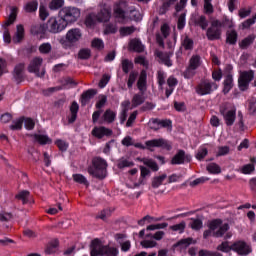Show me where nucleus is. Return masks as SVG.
<instances>
[{
    "mask_svg": "<svg viewBox=\"0 0 256 256\" xmlns=\"http://www.w3.org/2000/svg\"><path fill=\"white\" fill-rule=\"evenodd\" d=\"M227 231H229V224L216 219L209 223V229L204 231L203 237L204 239H207V237H223Z\"/></svg>",
    "mask_w": 256,
    "mask_h": 256,
    "instance_id": "nucleus-1",
    "label": "nucleus"
},
{
    "mask_svg": "<svg viewBox=\"0 0 256 256\" xmlns=\"http://www.w3.org/2000/svg\"><path fill=\"white\" fill-rule=\"evenodd\" d=\"M111 19V9L107 6H103L98 14L91 13L85 19L86 27H95L97 23H106Z\"/></svg>",
    "mask_w": 256,
    "mask_h": 256,
    "instance_id": "nucleus-2",
    "label": "nucleus"
},
{
    "mask_svg": "<svg viewBox=\"0 0 256 256\" xmlns=\"http://www.w3.org/2000/svg\"><path fill=\"white\" fill-rule=\"evenodd\" d=\"M88 173L96 179H105L107 177V162L103 158H94L92 166L88 168Z\"/></svg>",
    "mask_w": 256,
    "mask_h": 256,
    "instance_id": "nucleus-3",
    "label": "nucleus"
},
{
    "mask_svg": "<svg viewBox=\"0 0 256 256\" xmlns=\"http://www.w3.org/2000/svg\"><path fill=\"white\" fill-rule=\"evenodd\" d=\"M133 145L136 147V149H148V151H153L154 147L166 149V151H171V143L163 138L148 140L145 142V145L142 143H135Z\"/></svg>",
    "mask_w": 256,
    "mask_h": 256,
    "instance_id": "nucleus-4",
    "label": "nucleus"
},
{
    "mask_svg": "<svg viewBox=\"0 0 256 256\" xmlns=\"http://www.w3.org/2000/svg\"><path fill=\"white\" fill-rule=\"evenodd\" d=\"M28 72L29 73H34L35 77H39L40 79H43L45 77V66H43V58L42 57H34L28 67Z\"/></svg>",
    "mask_w": 256,
    "mask_h": 256,
    "instance_id": "nucleus-5",
    "label": "nucleus"
},
{
    "mask_svg": "<svg viewBox=\"0 0 256 256\" xmlns=\"http://www.w3.org/2000/svg\"><path fill=\"white\" fill-rule=\"evenodd\" d=\"M65 10H61L59 12V19L56 20L54 18H50L47 22V29L50 33H60V31H63L65 29Z\"/></svg>",
    "mask_w": 256,
    "mask_h": 256,
    "instance_id": "nucleus-6",
    "label": "nucleus"
},
{
    "mask_svg": "<svg viewBox=\"0 0 256 256\" xmlns=\"http://www.w3.org/2000/svg\"><path fill=\"white\" fill-rule=\"evenodd\" d=\"M220 113L224 118L226 125L231 126L235 123L237 109L224 104L220 107Z\"/></svg>",
    "mask_w": 256,
    "mask_h": 256,
    "instance_id": "nucleus-7",
    "label": "nucleus"
},
{
    "mask_svg": "<svg viewBox=\"0 0 256 256\" xmlns=\"http://www.w3.org/2000/svg\"><path fill=\"white\" fill-rule=\"evenodd\" d=\"M223 23L219 20H214L211 22V26L207 29L206 37L209 41H215L221 38V28Z\"/></svg>",
    "mask_w": 256,
    "mask_h": 256,
    "instance_id": "nucleus-8",
    "label": "nucleus"
},
{
    "mask_svg": "<svg viewBox=\"0 0 256 256\" xmlns=\"http://www.w3.org/2000/svg\"><path fill=\"white\" fill-rule=\"evenodd\" d=\"M218 87L219 86L215 82L202 81L196 87V93L198 95H210V93H213V91H217Z\"/></svg>",
    "mask_w": 256,
    "mask_h": 256,
    "instance_id": "nucleus-9",
    "label": "nucleus"
},
{
    "mask_svg": "<svg viewBox=\"0 0 256 256\" xmlns=\"http://www.w3.org/2000/svg\"><path fill=\"white\" fill-rule=\"evenodd\" d=\"M253 77H255V73L253 71H245L240 74L238 79L240 91H247V89H249V83L253 81Z\"/></svg>",
    "mask_w": 256,
    "mask_h": 256,
    "instance_id": "nucleus-10",
    "label": "nucleus"
},
{
    "mask_svg": "<svg viewBox=\"0 0 256 256\" xmlns=\"http://www.w3.org/2000/svg\"><path fill=\"white\" fill-rule=\"evenodd\" d=\"M107 246L103 245L101 240L94 239L90 245V255L91 256H103L105 255V249Z\"/></svg>",
    "mask_w": 256,
    "mask_h": 256,
    "instance_id": "nucleus-11",
    "label": "nucleus"
},
{
    "mask_svg": "<svg viewBox=\"0 0 256 256\" xmlns=\"http://www.w3.org/2000/svg\"><path fill=\"white\" fill-rule=\"evenodd\" d=\"M81 17V11L76 7H68L65 11L66 23H75Z\"/></svg>",
    "mask_w": 256,
    "mask_h": 256,
    "instance_id": "nucleus-12",
    "label": "nucleus"
},
{
    "mask_svg": "<svg viewBox=\"0 0 256 256\" xmlns=\"http://www.w3.org/2000/svg\"><path fill=\"white\" fill-rule=\"evenodd\" d=\"M232 251H235L238 255H249L251 247L244 241H238L232 245Z\"/></svg>",
    "mask_w": 256,
    "mask_h": 256,
    "instance_id": "nucleus-13",
    "label": "nucleus"
},
{
    "mask_svg": "<svg viewBox=\"0 0 256 256\" xmlns=\"http://www.w3.org/2000/svg\"><path fill=\"white\" fill-rule=\"evenodd\" d=\"M191 161V155L185 154V151L179 150L178 153L172 158V165H183V163H189Z\"/></svg>",
    "mask_w": 256,
    "mask_h": 256,
    "instance_id": "nucleus-14",
    "label": "nucleus"
},
{
    "mask_svg": "<svg viewBox=\"0 0 256 256\" xmlns=\"http://www.w3.org/2000/svg\"><path fill=\"white\" fill-rule=\"evenodd\" d=\"M92 135L96 137V139H103V137H111L113 131L105 126H99L93 128Z\"/></svg>",
    "mask_w": 256,
    "mask_h": 256,
    "instance_id": "nucleus-15",
    "label": "nucleus"
},
{
    "mask_svg": "<svg viewBox=\"0 0 256 256\" xmlns=\"http://www.w3.org/2000/svg\"><path fill=\"white\" fill-rule=\"evenodd\" d=\"M127 3L125 1H120L119 3H116L114 6V15L117 19H120L121 21L125 20V13H127Z\"/></svg>",
    "mask_w": 256,
    "mask_h": 256,
    "instance_id": "nucleus-16",
    "label": "nucleus"
},
{
    "mask_svg": "<svg viewBox=\"0 0 256 256\" xmlns=\"http://www.w3.org/2000/svg\"><path fill=\"white\" fill-rule=\"evenodd\" d=\"M155 55H156V57H159L160 61L162 63H164L166 65V67L173 66V61H171V57L173 56V53L156 51Z\"/></svg>",
    "mask_w": 256,
    "mask_h": 256,
    "instance_id": "nucleus-17",
    "label": "nucleus"
},
{
    "mask_svg": "<svg viewBox=\"0 0 256 256\" xmlns=\"http://www.w3.org/2000/svg\"><path fill=\"white\" fill-rule=\"evenodd\" d=\"M137 87L142 95L147 91V72L145 70H143L139 76Z\"/></svg>",
    "mask_w": 256,
    "mask_h": 256,
    "instance_id": "nucleus-18",
    "label": "nucleus"
},
{
    "mask_svg": "<svg viewBox=\"0 0 256 256\" xmlns=\"http://www.w3.org/2000/svg\"><path fill=\"white\" fill-rule=\"evenodd\" d=\"M81 37V30L77 28L69 30L66 34V38L68 39V41H70V43H77V41H79Z\"/></svg>",
    "mask_w": 256,
    "mask_h": 256,
    "instance_id": "nucleus-19",
    "label": "nucleus"
},
{
    "mask_svg": "<svg viewBox=\"0 0 256 256\" xmlns=\"http://www.w3.org/2000/svg\"><path fill=\"white\" fill-rule=\"evenodd\" d=\"M195 43L193 42V39H191L187 34L183 35L181 38V49H184V51H191L193 50V46Z\"/></svg>",
    "mask_w": 256,
    "mask_h": 256,
    "instance_id": "nucleus-20",
    "label": "nucleus"
},
{
    "mask_svg": "<svg viewBox=\"0 0 256 256\" xmlns=\"http://www.w3.org/2000/svg\"><path fill=\"white\" fill-rule=\"evenodd\" d=\"M32 137L36 143H39V145H51L53 143V140L45 134H34Z\"/></svg>",
    "mask_w": 256,
    "mask_h": 256,
    "instance_id": "nucleus-21",
    "label": "nucleus"
},
{
    "mask_svg": "<svg viewBox=\"0 0 256 256\" xmlns=\"http://www.w3.org/2000/svg\"><path fill=\"white\" fill-rule=\"evenodd\" d=\"M131 105V102H129V100H126L124 102H122L121 107H122V111L120 113L119 119H120V123L123 125V123H125V121H127V113H129V106Z\"/></svg>",
    "mask_w": 256,
    "mask_h": 256,
    "instance_id": "nucleus-22",
    "label": "nucleus"
},
{
    "mask_svg": "<svg viewBox=\"0 0 256 256\" xmlns=\"http://www.w3.org/2000/svg\"><path fill=\"white\" fill-rule=\"evenodd\" d=\"M70 116L68 117V123H75L77 120V113H79V104L73 102L70 106Z\"/></svg>",
    "mask_w": 256,
    "mask_h": 256,
    "instance_id": "nucleus-23",
    "label": "nucleus"
},
{
    "mask_svg": "<svg viewBox=\"0 0 256 256\" xmlns=\"http://www.w3.org/2000/svg\"><path fill=\"white\" fill-rule=\"evenodd\" d=\"M224 88H223V93L225 95H227V93H229V91H231L233 89V75L228 74L225 78H224V82H223Z\"/></svg>",
    "mask_w": 256,
    "mask_h": 256,
    "instance_id": "nucleus-24",
    "label": "nucleus"
},
{
    "mask_svg": "<svg viewBox=\"0 0 256 256\" xmlns=\"http://www.w3.org/2000/svg\"><path fill=\"white\" fill-rule=\"evenodd\" d=\"M23 37H25V28L23 27V25H18L16 34L13 37L12 41L13 43H21V41H23Z\"/></svg>",
    "mask_w": 256,
    "mask_h": 256,
    "instance_id": "nucleus-25",
    "label": "nucleus"
},
{
    "mask_svg": "<svg viewBox=\"0 0 256 256\" xmlns=\"http://www.w3.org/2000/svg\"><path fill=\"white\" fill-rule=\"evenodd\" d=\"M29 197H31V193L27 190H23L16 194L15 199L22 201L23 205H27V203H29Z\"/></svg>",
    "mask_w": 256,
    "mask_h": 256,
    "instance_id": "nucleus-26",
    "label": "nucleus"
},
{
    "mask_svg": "<svg viewBox=\"0 0 256 256\" xmlns=\"http://www.w3.org/2000/svg\"><path fill=\"white\" fill-rule=\"evenodd\" d=\"M130 49L136 51L137 53H143V51H145V46L140 40L134 39L130 42Z\"/></svg>",
    "mask_w": 256,
    "mask_h": 256,
    "instance_id": "nucleus-27",
    "label": "nucleus"
},
{
    "mask_svg": "<svg viewBox=\"0 0 256 256\" xmlns=\"http://www.w3.org/2000/svg\"><path fill=\"white\" fill-rule=\"evenodd\" d=\"M39 7V2L37 0H32L24 5L25 13H35Z\"/></svg>",
    "mask_w": 256,
    "mask_h": 256,
    "instance_id": "nucleus-28",
    "label": "nucleus"
},
{
    "mask_svg": "<svg viewBox=\"0 0 256 256\" xmlns=\"http://www.w3.org/2000/svg\"><path fill=\"white\" fill-rule=\"evenodd\" d=\"M105 123H113L117 119V113L111 109H107L103 114Z\"/></svg>",
    "mask_w": 256,
    "mask_h": 256,
    "instance_id": "nucleus-29",
    "label": "nucleus"
},
{
    "mask_svg": "<svg viewBox=\"0 0 256 256\" xmlns=\"http://www.w3.org/2000/svg\"><path fill=\"white\" fill-rule=\"evenodd\" d=\"M226 42L229 43V45H235V43H237V31L229 30L226 33Z\"/></svg>",
    "mask_w": 256,
    "mask_h": 256,
    "instance_id": "nucleus-30",
    "label": "nucleus"
},
{
    "mask_svg": "<svg viewBox=\"0 0 256 256\" xmlns=\"http://www.w3.org/2000/svg\"><path fill=\"white\" fill-rule=\"evenodd\" d=\"M52 50L53 46H51V43L49 42L42 43L38 48L39 53H41L42 55H49Z\"/></svg>",
    "mask_w": 256,
    "mask_h": 256,
    "instance_id": "nucleus-31",
    "label": "nucleus"
},
{
    "mask_svg": "<svg viewBox=\"0 0 256 256\" xmlns=\"http://www.w3.org/2000/svg\"><path fill=\"white\" fill-rule=\"evenodd\" d=\"M23 71H25V63H19L14 68V76L16 79L23 78Z\"/></svg>",
    "mask_w": 256,
    "mask_h": 256,
    "instance_id": "nucleus-32",
    "label": "nucleus"
},
{
    "mask_svg": "<svg viewBox=\"0 0 256 256\" xmlns=\"http://www.w3.org/2000/svg\"><path fill=\"white\" fill-rule=\"evenodd\" d=\"M165 179H167V174H162L161 176L155 177L152 181V187H154V189L161 187Z\"/></svg>",
    "mask_w": 256,
    "mask_h": 256,
    "instance_id": "nucleus-33",
    "label": "nucleus"
},
{
    "mask_svg": "<svg viewBox=\"0 0 256 256\" xmlns=\"http://www.w3.org/2000/svg\"><path fill=\"white\" fill-rule=\"evenodd\" d=\"M145 103V97H143V93L135 94L132 98V106L139 107V105H143Z\"/></svg>",
    "mask_w": 256,
    "mask_h": 256,
    "instance_id": "nucleus-34",
    "label": "nucleus"
},
{
    "mask_svg": "<svg viewBox=\"0 0 256 256\" xmlns=\"http://www.w3.org/2000/svg\"><path fill=\"white\" fill-rule=\"evenodd\" d=\"M97 95V91L94 89H90L82 94V103H87V101H90V99H93Z\"/></svg>",
    "mask_w": 256,
    "mask_h": 256,
    "instance_id": "nucleus-35",
    "label": "nucleus"
},
{
    "mask_svg": "<svg viewBox=\"0 0 256 256\" xmlns=\"http://www.w3.org/2000/svg\"><path fill=\"white\" fill-rule=\"evenodd\" d=\"M15 19H17V7H12L11 14L9 15L8 20H6L5 26L9 27V25H13V23H15Z\"/></svg>",
    "mask_w": 256,
    "mask_h": 256,
    "instance_id": "nucleus-36",
    "label": "nucleus"
},
{
    "mask_svg": "<svg viewBox=\"0 0 256 256\" xmlns=\"http://www.w3.org/2000/svg\"><path fill=\"white\" fill-rule=\"evenodd\" d=\"M189 225L194 231H199V229H203V221H201V219L192 218Z\"/></svg>",
    "mask_w": 256,
    "mask_h": 256,
    "instance_id": "nucleus-37",
    "label": "nucleus"
},
{
    "mask_svg": "<svg viewBox=\"0 0 256 256\" xmlns=\"http://www.w3.org/2000/svg\"><path fill=\"white\" fill-rule=\"evenodd\" d=\"M65 4V0H52L49 4V9L51 11H57V9H61Z\"/></svg>",
    "mask_w": 256,
    "mask_h": 256,
    "instance_id": "nucleus-38",
    "label": "nucleus"
},
{
    "mask_svg": "<svg viewBox=\"0 0 256 256\" xmlns=\"http://www.w3.org/2000/svg\"><path fill=\"white\" fill-rule=\"evenodd\" d=\"M208 173H212L213 175H217L221 173V167L216 163H210L206 167Z\"/></svg>",
    "mask_w": 256,
    "mask_h": 256,
    "instance_id": "nucleus-39",
    "label": "nucleus"
},
{
    "mask_svg": "<svg viewBox=\"0 0 256 256\" xmlns=\"http://www.w3.org/2000/svg\"><path fill=\"white\" fill-rule=\"evenodd\" d=\"M142 162L144 163V165H146L147 167L152 169V171H159V166L152 159L144 158V159H142Z\"/></svg>",
    "mask_w": 256,
    "mask_h": 256,
    "instance_id": "nucleus-40",
    "label": "nucleus"
},
{
    "mask_svg": "<svg viewBox=\"0 0 256 256\" xmlns=\"http://www.w3.org/2000/svg\"><path fill=\"white\" fill-rule=\"evenodd\" d=\"M91 46L94 49H98V51H101L102 49H105V43L100 38H94L91 42Z\"/></svg>",
    "mask_w": 256,
    "mask_h": 256,
    "instance_id": "nucleus-41",
    "label": "nucleus"
},
{
    "mask_svg": "<svg viewBox=\"0 0 256 256\" xmlns=\"http://www.w3.org/2000/svg\"><path fill=\"white\" fill-rule=\"evenodd\" d=\"M200 65H201V56L199 55L192 56L190 59L189 66L194 69H198Z\"/></svg>",
    "mask_w": 256,
    "mask_h": 256,
    "instance_id": "nucleus-42",
    "label": "nucleus"
},
{
    "mask_svg": "<svg viewBox=\"0 0 256 256\" xmlns=\"http://www.w3.org/2000/svg\"><path fill=\"white\" fill-rule=\"evenodd\" d=\"M61 89H63V87L61 86L50 87L42 90V94L44 95V97H49L50 95H53V93H57V91H61Z\"/></svg>",
    "mask_w": 256,
    "mask_h": 256,
    "instance_id": "nucleus-43",
    "label": "nucleus"
},
{
    "mask_svg": "<svg viewBox=\"0 0 256 256\" xmlns=\"http://www.w3.org/2000/svg\"><path fill=\"white\" fill-rule=\"evenodd\" d=\"M185 227H187V224L185 221L180 222L179 224L170 226L171 231H175L176 233H183L185 231Z\"/></svg>",
    "mask_w": 256,
    "mask_h": 256,
    "instance_id": "nucleus-44",
    "label": "nucleus"
},
{
    "mask_svg": "<svg viewBox=\"0 0 256 256\" xmlns=\"http://www.w3.org/2000/svg\"><path fill=\"white\" fill-rule=\"evenodd\" d=\"M59 245V242L55 241L54 243H50L46 249L45 253L46 255H53V253H57V247Z\"/></svg>",
    "mask_w": 256,
    "mask_h": 256,
    "instance_id": "nucleus-45",
    "label": "nucleus"
},
{
    "mask_svg": "<svg viewBox=\"0 0 256 256\" xmlns=\"http://www.w3.org/2000/svg\"><path fill=\"white\" fill-rule=\"evenodd\" d=\"M255 41V36H248L240 42L241 49H247Z\"/></svg>",
    "mask_w": 256,
    "mask_h": 256,
    "instance_id": "nucleus-46",
    "label": "nucleus"
},
{
    "mask_svg": "<svg viewBox=\"0 0 256 256\" xmlns=\"http://www.w3.org/2000/svg\"><path fill=\"white\" fill-rule=\"evenodd\" d=\"M120 35L122 37H127V35H131L132 33H135V27L133 26H128V27H122L120 28Z\"/></svg>",
    "mask_w": 256,
    "mask_h": 256,
    "instance_id": "nucleus-47",
    "label": "nucleus"
},
{
    "mask_svg": "<svg viewBox=\"0 0 256 256\" xmlns=\"http://www.w3.org/2000/svg\"><path fill=\"white\" fill-rule=\"evenodd\" d=\"M10 129L12 131H21V129H23V118L14 121L13 124L10 125Z\"/></svg>",
    "mask_w": 256,
    "mask_h": 256,
    "instance_id": "nucleus-48",
    "label": "nucleus"
},
{
    "mask_svg": "<svg viewBox=\"0 0 256 256\" xmlns=\"http://www.w3.org/2000/svg\"><path fill=\"white\" fill-rule=\"evenodd\" d=\"M255 171V165L254 164H246L241 168V173L244 175H251Z\"/></svg>",
    "mask_w": 256,
    "mask_h": 256,
    "instance_id": "nucleus-49",
    "label": "nucleus"
},
{
    "mask_svg": "<svg viewBox=\"0 0 256 256\" xmlns=\"http://www.w3.org/2000/svg\"><path fill=\"white\" fill-rule=\"evenodd\" d=\"M165 79H167V74L163 70H159L157 72V81L160 87H163V85H165Z\"/></svg>",
    "mask_w": 256,
    "mask_h": 256,
    "instance_id": "nucleus-50",
    "label": "nucleus"
},
{
    "mask_svg": "<svg viewBox=\"0 0 256 256\" xmlns=\"http://www.w3.org/2000/svg\"><path fill=\"white\" fill-rule=\"evenodd\" d=\"M196 23L197 25H199V27H201V29H207V27L209 26V21H207V18H205V16H200L196 19Z\"/></svg>",
    "mask_w": 256,
    "mask_h": 256,
    "instance_id": "nucleus-51",
    "label": "nucleus"
},
{
    "mask_svg": "<svg viewBox=\"0 0 256 256\" xmlns=\"http://www.w3.org/2000/svg\"><path fill=\"white\" fill-rule=\"evenodd\" d=\"M148 125L153 131H159V129L161 128V122L159 119H151Z\"/></svg>",
    "mask_w": 256,
    "mask_h": 256,
    "instance_id": "nucleus-52",
    "label": "nucleus"
},
{
    "mask_svg": "<svg viewBox=\"0 0 256 256\" xmlns=\"http://www.w3.org/2000/svg\"><path fill=\"white\" fill-rule=\"evenodd\" d=\"M218 251H222V253H229V251L233 250L232 246H229V242H222L217 247Z\"/></svg>",
    "mask_w": 256,
    "mask_h": 256,
    "instance_id": "nucleus-53",
    "label": "nucleus"
},
{
    "mask_svg": "<svg viewBox=\"0 0 256 256\" xmlns=\"http://www.w3.org/2000/svg\"><path fill=\"white\" fill-rule=\"evenodd\" d=\"M79 59H89L91 57V49L84 48L78 52Z\"/></svg>",
    "mask_w": 256,
    "mask_h": 256,
    "instance_id": "nucleus-54",
    "label": "nucleus"
},
{
    "mask_svg": "<svg viewBox=\"0 0 256 256\" xmlns=\"http://www.w3.org/2000/svg\"><path fill=\"white\" fill-rule=\"evenodd\" d=\"M141 245L144 249H153V247H157V242L155 240H144Z\"/></svg>",
    "mask_w": 256,
    "mask_h": 256,
    "instance_id": "nucleus-55",
    "label": "nucleus"
},
{
    "mask_svg": "<svg viewBox=\"0 0 256 256\" xmlns=\"http://www.w3.org/2000/svg\"><path fill=\"white\" fill-rule=\"evenodd\" d=\"M167 223H161V224H152L147 226L146 231H157L159 229H165L167 227Z\"/></svg>",
    "mask_w": 256,
    "mask_h": 256,
    "instance_id": "nucleus-56",
    "label": "nucleus"
},
{
    "mask_svg": "<svg viewBox=\"0 0 256 256\" xmlns=\"http://www.w3.org/2000/svg\"><path fill=\"white\" fill-rule=\"evenodd\" d=\"M104 255L105 256H118L119 255V250L117 248H111L106 246L104 250Z\"/></svg>",
    "mask_w": 256,
    "mask_h": 256,
    "instance_id": "nucleus-57",
    "label": "nucleus"
},
{
    "mask_svg": "<svg viewBox=\"0 0 256 256\" xmlns=\"http://www.w3.org/2000/svg\"><path fill=\"white\" fill-rule=\"evenodd\" d=\"M122 69L124 71V73H129V71H131V69H133V62L125 59L122 61Z\"/></svg>",
    "mask_w": 256,
    "mask_h": 256,
    "instance_id": "nucleus-58",
    "label": "nucleus"
},
{
    "mask_svg": "<svg viewBox=\"0 0 256 256\" xmlns=\"http://www.w3.org/2000/svg\"><path fill=\"white\" fill-rule=\"evenodd\" d=\"M207 153H208L207 148L205 147L199 148L196 154V159H198V161L205 159V157H207Z\"/></svg>",
    "mask_w": 256,
    "mask_h": 256,
    "instance_id": "nucleus-59",
    "label": "nucleus"
},
{
    "mask_svg": "<svg viewBox=\"0 0 256 256\" xmlns=\"http://www.w3.org/2000/svg\"><path fill=\"white\" fill-rule=\"evenodd\" d=\"M73 179H74V181H76V183H81L82 185H89L87 178H85V176H83L81 174L73 175Z\"/></svg>",
    "mask_w": 256,
    "mask_h": 256,
    "instance_id": "nucleus-60",
    "label": "nucleus"
},
{
    "mask_svg": "<svg viewBox=\"0 0 256 256\" xmlns=\"http://www.w3.org/2000/svg\"><path fill=\"white\" fill-rule=\"evenodd\" d=\"M118 167L119 169H125V167H133V162L122 158L118 162Z\"/></svg>",
    "mask_w": 256,
    "mask_h": 256,
    "instance_id": "nucleus-61",
    "label": "nucleus"
},
{
    "mask_svg": "<svg viewBox=\"0 0 256 256\" xmlns=\"http://www.w3.org/2000/svg\"><path fill=\"white\" fill-rule=\"evenodd\" d=\"M39 15H40V19L42 21H45V19H47L49 17V12L47 11V8L45 6L40 5Z\"/></svg>",
    "mask_w": 256,
    "mask_h": 256,
    "instance_id": "nucleus-62",
    "label": "nucleus"
},
{
    "mask_svg": "<svg viewBox=\"0 0 256 256\" xmlns=\"http://www.w3.org/2000/svg\"><path fill=\"white\" fill-rule=\"evenodd\" d=\"M104 33L106 35H109V33H117V25L116 24H107L105 27Z\"/></svg>",
    "mask_w": 256,
    "mask_h": 256,
    "instance_id": "nucleus-63",
    "label": "nucleus"
},
{
    "mask_svg": "<svg viewBox=\"0 0 256 256\" xmlns=\"http://www.w3.org/2000/svg\"><path fill=\"white\" fill-rule=\"evenodd\" d=\"M249 111L250 113H256V98L249 100Z\"/></svg>",
    "mask_w": 256,
    "mask_h": 256,
    "instance_id": "nucleus-64",
    "label": "nucleus"
}]
</instances>
